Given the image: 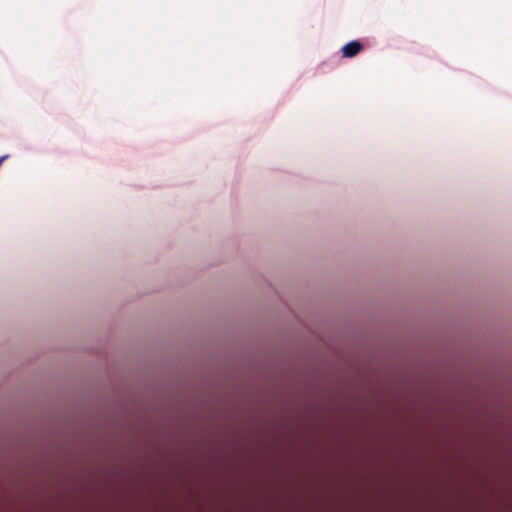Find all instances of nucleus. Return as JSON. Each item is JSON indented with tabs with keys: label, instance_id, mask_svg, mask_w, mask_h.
Returning a JSON list of instances; mask_svg holds the SVG:
<instances>
[{
	"label": "nucleus",
	"instance_id": "f257e3e1",
	"mask_svg": "<svg viewBox=\"0 0 512 512\" xmlns=\"http://www.w3.org/2000/svg\"><path fill=\"white\" fill-rule=\"evenodd\" d=\"M363 50V45L359 41H351L345 44L342 48V56L344 58H352Z\"/></svg>",
	"mask_w": 512,
	"mask_h": 512
}]
</instances>
